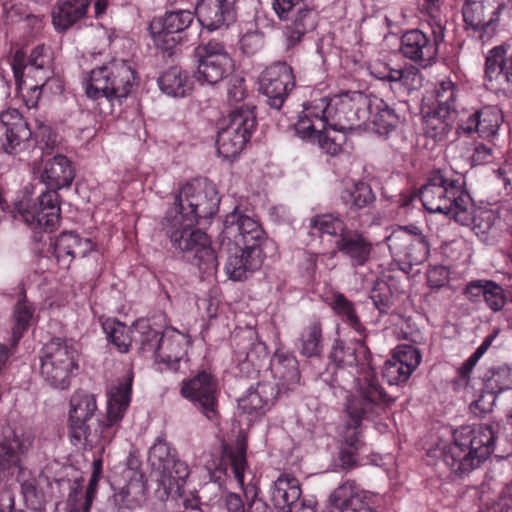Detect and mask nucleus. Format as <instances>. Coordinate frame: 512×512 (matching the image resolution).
<instances>
[{
	"mask_svg": "<svg viewBox=\"0 0 512 512\" xmlns=\"http://www.w3.org/2000/svg\"><path fill=\"white\" fill-rule=\"evenodd\" d=\"M330 506L339 512H377L359 491L355 481L339 485L329 496Z\"/></svg>",
	"mask_w": 512,
	"mask_h": 512,
	"instance_id": "nucleus-31",
	"label": "nucleus"
},
{
	"mask_svg": "<svg viewBox=\"0 0 512 512\" xmlns=\"http://www.w3.org/2000/svg\"><path fill=\"white\" fill-rule=\"evenodd\" d=\"M273 9L281 20L289 21L283 29L286 51L298 47L317 26L318 15L304 0H273Z\"/></svg>",
	"mask_w": 512,
	"mask_h": 512,
	"instance_id": "nucleus-10",
	"label": "nucleus"
},
{
	"mask_svg": "<svg viewBox=\"0 0 512 512\" xmlns=\"http://www.w3.org/2000/svg\"><path fill=\"white\" fill-rule=\"evenodd\" d=\"M93 249L91 239L81 238L71 231L60 233L54 242V255L64 268H68L75 258H83Z\"/></svg>",
	"mask_w": 512,
	"mask_h": 512,
	"instance_id": "nucleus-32",
	"label": "nucleus"
},
{
	"mask_svg": "<svg viewBox=\"0 0 512 512\" xmlns=\"http://www.w3.org/2000/svg\"><path fill=\"white\" fill-rule=\"evenodd\" d=\"M194 56L197 63L195 78L200 84L214 86L233 71V60L219 41L209 40L199 44Z\"/></svg>",
	"mask_w": 512,
	"mask_h": 512,
	"instance_id": "nucleus-12",
	"label": "nucleus"
},
{
	"mask_svg": "<svg viewBox=\"0 0 512 512\" xmlns=\"http://www.w3.org/2000/svg\"><path fill=\"white\" fill-rule=\"evenodd\" d=\"M331 97H321L313 100L309 106L305 107L298 121L308 119L318 127L325 128L329 126L328 110H330Z\"/></svg>",
	"mask_w": 512,
	"mask_h": 512,
	"instance_id": "nucleus-53",
	"label": "nucleus"
},
{
	"mask_svg": "<svg viewBox=\"0 0 512 512\" xmlns=\"http://www.w3.org/2000/svg\"><path fill=\"white\" fill-rule=\"evenodd\" d=\"M193 21L194 15L188 10L167 11L163 16L154 18L148 29L155 46L169 51L182 41L180 34L188 29Z\"/></svg>",
	"mask_w": 512,
	"mask_h": 512,
	"instance_id": "nucleus-18",
	"label": "nucleus"
},
{
	"mask_svg": "<svg viewBox=\"0 0 512 512\" xmlns=\"http://www.w3.org/2000/svg\"><path fill=\"white\" fill-rule=\"evenodd\" d=\"M78 349L72 339L54 337L41 349L40 374L55 389L65 390L78 369Z\"/></svg>",
	"mask_w": 512,
	"mask_h": 512,
	"instance_id": "nucleus-7",
	"label": "nucleus"
},
{
	"mask_svg": "<svg viewBox=\"0 0 512 512\" xmlns=\"http://www.w3.org/2000/svg\"><path fill=\"white\" fill-rule=\"evenodd\" d=\"M367 337V334H364L363 339L352 342L336 340L332 345L328 355L330 364L320 377L334 390L335 395L337 390L347 391L356 382V374L370 365L371 355L366 345Z\"/></svg>",
	"mask_w": 512,
	"mask_h": 512,
	"instance_id": "nucleus-6",
	"label": "nucleus"
},
{
	"mask_svg": "<svg viewBox=\"0 0 512 512\" xmlns=\"http://www.w3.org/2000/svg\"><path fill=\"white\" fill-rule=\"evenodd\" d=\"M340 198L347 209L354 212L370 207L376 201L375 193L365 182H357L346 188Z\"/></svg>",
	"mask_w": 512,
	"mask_h": 512,
	"instance_id": "nucleus-47",
	"label": "nucleus"
},
{
	"mask_svg": "<svg viewBox=\"0 0 512 512\" xmlns=\"http://www.w3.org/2000/svg\"><path fill=\"white\" fill-rule=\"evenodd\" d=\"M92 0H59L52 11V23L64 32L83 19Z\"/></svg>",
	"mask_w": 512,
	"mask_h": 512,
	"instance_id": "nucleus-39",
	"label": "nucleus"
},
{
	"mask_svg": "<svg viewBox=\"0 0 512 512\" xmlns=\"http://www.w3.org/2000/svg\"><path fill=\"white\" fill-rule=\"evenodd\" d=\"M503 9H505L503 0H467L462 14L467 28L474 32L490 34L495 30Z\"/></svg>",
	"mask_w": 512,
	"mask_h": 512,
	"instance_id": "nucleus-25",
	"label": "nucleus"
},
{
	"mask_svg": "<svg viewBox=\"0 0 512 512\" xmlns=\"http://www.w3.org/2000/svg\"><path fill=\"white\" fill-rule=\"evenodd\" d=\"M335 247L349 260L351 267H363L372 260L374 247L372 241L360 230L349 229L336 239Z\"/></svg>",
	"mask_w": 512,
	"mask_h": 512,
	"instance_id": "nucleus-29",
	"label": "nucleus"
},
{
	"mask_svg": "<svg viewBox=\"0 0 512 512\" xmlns=\"http://www.w3.org/2000/svg\"><path fill=\"white\" fill-rule=\"evenodd\" d=\"M172 246L182 252L184 257L205 274H212L218 266L217 256L211 248L206 233L191 229L188 235H182L179 242H171Z\"/></svg>",
	"mask_w": 512,
	"mask_h": 512,
	"instance_id": "nucleus-21",
	"label": "nucleus"
},
{
	"mask_svg": "<svg viewBox=\"0 0 512 512\" xmlns=\"http://www.w3.org/2000/svg\"><path fill=\"white\" fill-rule=\"evenodd\" d=\"M485 77L500 86H512V52L503 46L491 49L485 61Z\"/></svg>",
	"mask_w": 512,
	"mask_h": 512,
	"instance_id": "nucleus-36",
	"label": "nucleus"
},
{
	"mask_svg": "<svg viewBox=\"0 0 512 512\" xmlns=\"http://www.w3.org/2000/svg\"><path fill=\"white\" fill-rule=\"evenodd\" d=\"M497 394L489 389H485L477 400L471 403L470 410L476 416H482L490 413L495 405Z\"/></svg>",
	"mask_w": 512,
	"mask_h": 512,
	"instance_id": "nucleus-62",
	"label": "nucleus"
},
{
	"mask_svg": "<svg viewBox=\"0 0 512 512\" xmlns=\"http://www.w3.org/2000/svg\"><path fill=\"white\" fill-rule=\"evenodd\" d=\"M458 91L457 85L450 79L439 81L433 90L435 103L432 108L448 110V112L457 115L456 100Z\"/></svg>",
	"mask_w": 512,
	"mask_h": 512,
	"instance_id": "nucleus-50",
	"label": "nucleus"
},
{
	"mask_svg": "<svg viewBox=\"0 0 512 512\" xmlns=\"http://www.w3.org/2000/svg\"><path fill=\"white\" fill-rule=\"evenodd\" d=\"M162 343L157 362L166 364L174 372L179 371L180 362L185 355L182 341L179 338L164 336Z\"/></svg>",
	"mask_w": 512,
	"mask_h": 512,
	"instance_id": "nucleus-51",
	"label": "nucleus"
},
{
	"mask_svg": "<svg viewBox=\"0 0 512 512\" xmlns=\"http://www.w3.org/2000/svg\"><path fill=\"white\" fill-rule=\"evenodd\" d=\"M298 349L301 355L312 358L319 357L323 351L322 324L319 319H311L303 327L298 338Z\"/></svg>",
	"mask_w": 512,
	"mask_h": 512,
	"instance_id": "nucleus-43",
	"label": "nucleus"
},
{
	"mask_svg": "<svg viewBox=\"0 0 512 512\" xmlns=\"http://www.w3.org/2000/svg\"><path fill=\"white\" fill-rule=\"evenodd\" d=\"M294 127L296 134L301 139L317 143L326 154L331 156L340 154L347 140L346 129L331 126L318 127L308 119L297 121Z\"/></svg>",
	"mask_w": 512,
	"mask_h": 512,
	"instance_id": "nucleus-26",
	"label": "nucleus"
},
{
	"mask_svg": "<svg viewBox=\"0 0 512 512\" xmlns=\"http://www.w3.org/2000/svg\"><path fill=\"white\" fill-rule=\"evenodd\" d=\"M503 122L502 111L497 106L475 110L458 122V131L467 135L477 133L484 139L494 138Z\"/></svg>",
	"mask_w": 512,
	"mask_h": 512,
	"instance_id": "nucleus-28",
	"label": "nucleus"
},
{
	"mask_svg": "<svg viewBox=\"0 0 512 512\" xmlns=\"http://www.w3.org/2000/svg\"><path fill=\"white\" fill-rule=\"evenodd\" d=\"M295 87L292 68L286 62H277L261 74L259 90L267 98V104L279 110Z\"/></svg>",
	"mask_w": 512,
	"mask_h": 512,
	"instance_id": "nucleus-20",
	"label": "nucleus"
},
{
	"mask_svg": "<svg viewBox=\"0 0 512 512\" xmlns=\"http://www.w3.org/2000/svg\"><path fill=\"white\" fill-rule=\"evenodd\" d=\"M246 451L245 436H238L235 445L228 450L231 470L239 486L243 489L247 501L246 512H273L272 508L259 497V488L255 484L245 485V471L248 468Z\"/></svg>",
	"mask_w": 512,
	"mask_h": 512,
	"instance_id": "nucleus-23",
	"label": "nucleus"
},
{
	"mask_svg": "<svg viewBox=\"0 0 512 512\" xmlns=\"http://www.w3.org/2000/svg\"><path fill=\"white\" fill-rule=\"evenodd\" d=\"M277 393L273 383L258 382L238 399V409L250 416L261 415L273 405Z\"/></svg>",
	"mask_w": 512,
	"mask_h": 512,
	"instance_id": "nucleus-33",
	"label": "nucleus"
},
{
	"mask_svg": "<svg viewBox=\"0 0 512 512\" xmlns=\"http://www.w3.org/2000/svg\"><path fill=\"white\" fill-rule=\"evenodd\" d=\"M370 107L367 97L359 91L346 92L331 97L328 110L329 126L351 130L359 126Z\"/></svg>",
	"mask_w": 512,
	"mask_h": 512,
	"instance_id": "nucleus-17",
	"label": "nucleus"
},
{
	"mask_svg": "<svg viewBox=\"0 0 512 512\" xmlns=\"http://www.w3.org/2000/svg\"><path fill=\"white\" fill-rule=\"evenodd\" d=\"M133 374L117 379L108 392L106 419H100L96 396L84 390L75 391L69 400L68 428L74 445L90 449L109 444L131 401Z\"/></svg>",
	"mask_w": 512,
	"mask_h": 512,
	"instance_id": "nucleus-1",
	"label": "nucleus"
},
{
	"mask_svg": "<svg viewBox=\"0 0 512 512\" xmlns=\"http://www.w3.org/2000/svg\"><path fill=\"white\" fill-rule=\"evenodd\" d=\"M48 50L44 45L36 46L30 53L28 65L36 71L47 70L50 62Z\"/></svg>",
	"mask_w": 512,
	"mask_h": 512,
	"instance_id": "nucleus-64",
	"label": "nucleus"
},
{
	"mask_svg": "<svg viewBox=\"0 0 512 512\" xmlns=\"http://www.w3.org/2000/svg\"><path fill=\"white\" fill-rule=\"evenodd\" d=\"M391 254L410 268L424 263L430 254V245L416 226L401 227L387 238Z\"/></svg>",
	"mask_w": 512,
	"mask_h": 512,
	"instance_id": "nucleus-16",
	"label": "nucleus"
},
{
	"mask_svg": "<svg viewBox=\"0 0 512 512\" xmlns=\"http://www.w3.org/2000/svg\"><path fill=\"white\" fill-rule=\"evenodd\" d=\"M188 217L189 212L186 210L185 204L177 201L175 197L173 206L167 210L161 222L162 230L170 239V242H179V239H182V235H188V232L196 224H200L196 219L189 223L187 221Z\"/></svg>",
	"mask_w": 512,
	"mask_h": 512,
	"instance_id": "nucleus-38",
	"label": "nucleus"
},
{
	"mask_svg": "<svg viewBox=\"0 0 512 512\" xmlns=\"http://www.w3.org/2000/svg\"><path fill=\"white\" fill-rule=\"evenodd\" d=\"M136 73L125 61L97 67L90 72L85 92L88 98L109 102L126 98L136 83Z\"/></svg>",
	"mask_w": 512,
	"mask_h": 512,
	"instance_id": "nucleus-8",
	"label": "nucleus"
},
{
	"mask_svg": "<svg viewBox=\"0 0 512 512\" xmlns=\"http://www.w3.org/2000/svg\"><path fill=\"white\" fill-rule=\"evenodd\" d=\"M272 367L275 376L279 379L278 392L294 391L300 386L299 363L292 353L277 350Z\"/></svg>",
	"mask_w": 512,
	"mask_h": 512,
	"instance_id": "nucleus-37",
	"label": "nucleus"
},
{
	"mask_svg": "<svg viewBox=\"0 0 512 512\" xmlns=\"http://www.w3.org/2000/svg\"><path fill=\"white\" fill-rule=\"evenodd\" d=\"M102 328L107 339L114 344L120 352H128L133 346L134 332L133 325L127 327L116 319H107L102 323Z\"/></svg>",
	"mask_w": 512,
	"mask_h": 512,
	"instance_id": "nucleus-48",
	"label": "nucleus"
},
{
	"mask_svg": "<svg viewBox=\"0 0 512 512\" xmlns=\"http://www.w3.org/2000/svg\"><path fill=\"white\" fill-rule=\"evenodd\" d=\"M181 395L188 399L208 420L218 416V380L205 370L197 372L192 378L183 380Z\"/></svg>",
	"mask_w": 512,
	"mask_h": 512,
	"instance_id": "nucleus-15",
	"label": "nucleus"
},
{
	"mask_svg": "<svg viewBox=\"0 0 512 512\" xmlns=\"http://www.w3.org/2000/svg\"><path fill=\"white\" fill-rule=\"evenodd\" d=\"M145 491L143 475L133 472L127 484L114 494V502L119 508L134 509L144 501Z\"/></svg>",
	"mask_w": 512,
	"mask_h": 512,
	"instance_id": "nucleus-45",
	"label": "nucleus"
},
{
	"mask_svg": "<svg viewBox=\"0 0 512 512\" xmlns=\"http://www.w3.org/2000/svg\"><path fill=\"white\" fill-rule=\"evenodd\" d=\"M310 226L323 234L340 238L342 234L349 231L344 222L333 214L316 215L311 218Z\"/></svg>",
	"mask_w": 512,
	"mask_h": 512,
	"instance_id": "nucleus-54",
	"label": "nucleus"
},
{
	"mask_svg": "<svg viewBox=\"0 0 512 512\" xmlns=\"http://www.w3.org/2000/svg\"><path fill=\"white\" fill-rule=\"evenodd\" d=\"M221 252L226 254L225 273L233 281L248 279L261 268L265 256L262 248H245L232 244L231 241L221 246Z\"/></svg>",
	"mask_w": 512,
	"mask_h": 512,
	"instance_id": "nucleus-22",
	"label": "nucleus"
},
{
	"mask_svg": "<svg viewBox=\"0 0 512 512\" xmlns=\"http://www.w3.org/2000/svg\"><path fill=\"white\" fill-rule=\"evenodd\" d=\"M256 127V115L252 107L242 105L238 110H231L227 123L217 134L218 154L226 159L237 156L249 141Z\"/></svg>",
	"mask_w": 512,
	"mask_h": 512,
	"instance_id": "nucleus-11",
	"label": "nucleus"
},
{
	"mask_svg": "<svg viewBox=\"0 0 512 512\" xmlns=\"http://www.w3.org/2000/svg\"><path fill=\"white\" fill-rule=\"evenodd\" d=\"M219 239L221 246H224L225 242L231 241L232 244L245 248H262L266 235L256 220L235 207L232 212L226 215Z\"/></svg>",
	"mask_w": 512,
	"mask_h": 512,
	"instance_id": "nucleus-14",
	"label": "nucleus"
},
{
	"mask_svg": "<svg viewBox=\"0 0 512 512\" xmlns=\"http://www.w3.org/2000/svg\"><path fill=\"white\" fill-rule=\"evenodd\" d=\"M370 299L381 314H387L394 305V293L383 279H377L370 292Z\"/></svg>",
	"mask_w": 512,
	"mask_h": 512,
	"instance_id": "nucleus-55",
	"label": "nucleus"
},
{
	"mask_svg": "<svg viewBox=\"0 0 512 512\" xmlns=\"http://www.w3.org/2000/svg\"><path fill=\"white\" fill-rule=\"evenodd\" d=\"M195 12L208 31L227 28L236 21V10L228 0H198Z\"/></svg>",
	"mask_w": 512,
	"mask_h": 512,
	"instance_id": "nucleus-30",
	"label": "nucleus"
},
{
	"mask_svg": "<svg viewBox=\"0 0 512 512\" xmlns=\"http://www.w3.org/2000/svg\"><path fill=\"white\" fill-rule=\"evenodd\" d=\"M301 500L298 480L289 475H280L274 482L272 501L279 512H291Z\"/></svg>",
	"mask_w": 512,
	"mask_h": 512,
	"instance_id": "nucleus-41",
	"label": "nucleus"
},
{
	"mask_svg": "<svg viewBox=\"0 0 512 512\" xmlns=\"http://www.w3.org/2000/svg\"><path fill=\"white\" fill-rule=\"evenodd\" d=\"M391 359L414 371L421 362V353L414 346L401 344L396 347Z\"/></svg>",
	"mask_w": 512,
	"mask_h": 512,
	"instance_id": "nucleus-59",
	"label": "nucleus"
},
{
	"mask_svg": "<svg viewBox=\"0 0 512 512\" xmlns=\"http://www.w3.org/2000/svg\"><path fill=\"white\" fill-rule=\"evenodd\" d=\"M404 117L399 115L394 108L390 107L385 101L380 100L375 106V113L372 116L374 131L380 136L390 141L391 147L398 148L396 138L404 140L402 136L401 126Z\"/></svg>",
	"mask_w": 512,
	"mask_h": 512,
	"instance_id": "nucleus-34",
	"label": "nucleus"
},
{
	"mask_svg": "<svg viewBox=\"0 0 512 512\" xmlns=\"http://www.w3.org/2000/svg\"><path fill=\"white\" fill-rule=\"evenodd\" d=\"M160 89L173 97H184L190 90L188 73L181 67L172 66L158 78Z\"/></svg>",
	"mask_w": 512,
	"mask_h": 512,
	"instance_id": "nucleus-46",
	"label": "nucleus"
},
{
	"mask_svg": "<svg viewBox=\"0 0 512 512\" xmlns=\"http://www.w3.org/2000/svg\"><path fill=\"white\" fill-rule=\"evenodd\" d=\"M484 387L497 395L512 389V366L498 364L489 368L484 375Z\"/></svg>",
	"mask_w": 512,
	"mask_h": 512,
	"instance_id": "nucleus-49",
	"label": "nucleus"
},
{
	"mask_svg": "<svg viewBox=\"0 0 512 512\" xmlns=\"http://www.w3.org/2000/svg\"><path fill=\"white\" fill-rule=\"evenodd\" d=\"M483 300L491 311L499 312L506 304V293L502 286L490 280Z\"/></svg>",
	"mask_w": 512,
	"mask_h": 512,
	"instance_id": "nucleus-60",
	"label": "nucleus"
},
{
	"mask_svg": "<svg viewBox=\"0 0 512 512\" xmlns=\"http://www.w3.org/2000/svg\"><path fill=\"white\" fill-rule=\"evenodd\" d=\"M96 485H97V476L95 473L91 476V479L89 481V485L85 492V499L82 504L77 503V497L81 493V486L76 481L74 482V486L72 487V491L70 492L67 503L70 506V509L68 512H88L93 498L94 494L96 492Z\"/></svg>",
	"mask_w": 512,
	"mask_h": 512,
	"instance_id": "nucleus-56",
	"label": "nucleus"
},
{
	"mask_svg": "<svg viewBox=\"0 0 512 512\" xmlns=\"http://www.w3.org/2000/svg\"><path fill=\"white\" fill-rule=\"evenodd\" d=\"M494 442L491 425L461 426L454 431L453 441L443 447V461L452 473L467 475L492 454Z\"/></svg>",
	"mask_w": 512,
	"mask_h": 512,
	"instance_id": "nucleus-5",
	"label": "nucleus"
},
{
	"mask_svg": "<svg viewBox=\"0 0 512 512\" xmlns=\"http://www.w3.org/2000/svg\"><path fill=\"white\" fill-rule=\"evenodd\" d=\"M430 39L419 29H411L401 37L400 51L405 58L425 66L435 60L438 54V46L444 41L445 28L436 23L432 26Z\"/></svg>",
	"mask_w": 512,
	"mask_h": 512,
	"instance_id": "nucleus-19",
	"label": "nucleus"
},
{
	"mask_svg": "<svg viewBox=\"0 0 512 512\" xmlns=\"http://www.w3.org/2000/svg\"><path fill=\"white\" fill-rule=\"evenodd\" d=\"M148 463L159 473V488L156 493L161 500H166L172 489L176 492L190 474L187 463L178 458L177 451L164 438L158 437L148 452Z\"/></svg>",
	"mask_w": 512,
	"mask_h": 512,
	"instance_id": "nucleus-9",
	"label": "nucleus"
},
{
	"mask_svg": "<svg viewBox=\"0 0 512 512\" xmlns=\"http://www.w3.org/2000/svg\"><path fill=\"white\" fill-rule=\"evenodd\" d=\"M457 115L448 110L430 108L423 113V132L434 141H442L450 132Z\"/></svg>",
	"mask_w": 512,
	"mask_h": 512,
	"instance_id": "nucleus-42",
	"label": "nucleus"
},
{
	"mask_svg": "<svg viewBox=\"0 0 512 512\" xmlns=\"http://www.w3.org/2000/svg\"><path fill=\"white\" fill-rule=\"evenodd\" d=\"M332 309L341 317L342 321L353 328L360 335L366 334V329L361 323L354 303L348 300L343 294H337L332 303Z\"/></svg>",
	"mask_w": 512,
	"mask_h": 512,
	"instance_id": "nucleus-52",
	"label": "nucleus"
},
{
	"mask_svg": "<svg viewBox=\"0 0 512 512\" xmlns=\"http://www.w3.org/2000/svg\"><path fill=\"white\" fill-rule=\"evenodd\" d=\"M35 307L27 299L26 292L22 290L19 299L12 311V337L14 344L23 337L30 328L34 319Z\"/></svg>",
	"mask_w": 512,
	"mask_h": 512,
	"instance_id": "nucleus-44",
	"label": "nucleus"
},
{
	"mask_svg": "<svg viewBox=\"0 0 512 512\" xmlns=\"http://www.w3.org/2000/svg\"><path fill=\"white\" fill-rule=\"evenodd\" d=\"M134 342L133 345L143 356L152 357L157 361L161 350L164 334L153 329L146 319H139L133 324Z\"/></svg>",
	"mask_w": 512,
	"mask_h": 512,
	"instance_id": "nucleus-40",
	"label": "nucleus"
},
{
	"mask_svg": "<svg viewBox=\"0 0 512 512\" xmlns=\"http://www.w3.org/2000/svg\"><path fill=\"white\" fill-rule=\"evenodd\" d=\"M32 444L31 436L19 435L11 427H4L0 432V458L11 466L19 467Z\"/></svg>",
	"mask_w": 512,
	"mask_h": 512,
	"instance_id": "nucleus-35",
	"label": "nucleus"
},
{
	"mask_svg": "<svg viewBox=\"0 0 512 512\" xmlns=\"http://www.w3.org/2000/svg\"><path fill=\"white\" fill-rule=\"evenodd\" d=\"M21 492L27 506L38 509L42 504V497L38 492L35 479H28L22 482Z\"/></svg>",
	"mask_w": 512,
	"mask_h": 512,
	"instance_id": "nucleus-63",
	"label": "nucleus"
},
{
	"mask_svg": "<svg viewBox=\"0 0 512 512\" xmlns=\"http://www.w3.org/2000/svg\"><path fill=\"white\" fill-rule=\"evenodd\" d=\"M490 280L478 279L469 281L463 288L462 294L466 299L473 303L479 304L483 301Z\"/></svg>",
	"mask_w": 512,
	"mask_h": 512,
	"instance_id": "nucleus-61",
	"label": "nucleus"
},
{
	"mask_svg": "<svg viewBox=\"0 0 512 512\" xmlns=\"http://www.w3.org/2000/svg\"><path fill=\"white\" fill-rule=\"evenodd\" d=\"M419 197L423 207L430 213H441L452 216L457 222L467 225L471 220L474 223L476 234L486 233L491 225H477V218H472V199L463 190L457 179L449 178L443 171L434 170L429 174L427 183L420 191Z\"/></svg>",
	"mask_w": 512,
	"mask_h": 512,
	"instance_id": "nucleus-4",
	"label": "nucleus"
},
{
	"mask_svg": "<svg viewBox=\"0 0 512 512\" xmlns=\"http://www.w3.org/2000/svg\"><path fill=\"white\" fill-rule=\"evenodd\" d=\"M244 78L234 76L230 79L227 90V102L231 110H238L242 105L250 106L254 110V106L244 103L246 98V88L244 86Z\"/></svg>",
	"mask_w": 512,
	"mask_h": 512,
	"instance_id": "nucleus-57",
	"label": "nucleus"
},
{
	"mask_svg": "<svg viewBox=\"0 0 512 512\" xmlns=\"http://www.w3.org/2000/svg\"><path fill=\"white\" fill-rule=\"evenodd\" d=\"M394 402L372 373L357 380V388L345 403L348 421L342 432L341 446L361 450L364 446L362 431L364 422L372 421Z\"/></svg>",
	"mask_w": 512,
	"mask_h": 512,
	"instance_id": "nucleus-3",
	"label": "nucleus"
},
{
	"mask_svg": "<svg viewBox=\"0 0 512 512\" xmlns=\"http://www.w3.org/2000/svg\"><path fill=\"white\" fill-rule=\"evenodd\" d=\"M74 170L66 156L56 155L49 159L41 174L47 190L32 202L22 199L14 204L13 218L26 224L35 234L54 231L60 223L61 207L58 190L70 187Z\"/></svg>",
	"mask_w": 512,
	"mask_h": 512,
	"instance_id": "nucleus-2",
	"label": "nucleus"
},
{
	"mask_svg": "<svg viewBox=\"0 0 512 512\" xmlns=\"http://www.w3.org/2000/svg\"><path fill=\"white\" fill-rule=\"evenodd\" d=\"M234 353L241 371L247 374L258 371L261 363L268 358L266 344L253 329H246L235 336Z\"/></svg>",
	"mask_w": 512,
	"mask_h": 512,
	"instance_id": "nucleus-27",
	"label": "nucleus"
},
{
	"mask_svg": "<svg viewBox=\"0 0 512 512\" xmlns=\"http://www.w3.org/2000/svg\"><path fill=\"white\" fill-rule=\"evenodd\" d=\"M189 212L188 222L209 220L219 210L220 197L216 186L207 179H195L183 185L175 196Z\"/></svg>",
	"mask_w": 512,
	"mask_h": 512,
	"instance_id": "nucleus-13",
	"label": "nucleus"
},
{
	"mask_svg": "<svg viewBox=\"0 0 512 512\" xmlns=\"http://www.w3.org/2000/svg\"><path fill=\"white\" fill-rule=\"evenodd\" d=\"M412 373V370L403 367L402 364L397 363V361L393 359L387 360L382 370L383 378L389 385H401L406 383Z\"/></svg>",
	"mask_w": 512,
	"mask_h": 512,
	"instance_id": "nucleus-58",
	"label": "nucleus"
},
{
	"mask_svg": "<svg viewBox=\"0 0 512 512\" xmlns=\"http://www.w3.org/2000/svg\"><path fill=\"white\" fill-rule=\"evenodd\" d=\"M0 126L2 129V148L10 155H16L26 150L32 138V131L22 116L14 108L0 113Z\"/></svg>",
	"mask_w": 512,
	"mask_h": 512,
	"instance_id": "nucleus-24",
	"label": "nucleus"
}]
</instances>
